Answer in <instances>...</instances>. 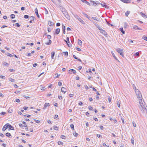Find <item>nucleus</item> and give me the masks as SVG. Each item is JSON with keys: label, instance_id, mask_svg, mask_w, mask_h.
Segmentation results:
<instances>
[{"label": "nucleus", "instance_id": "39448f33", "mask_svg": "<svg viewBox=\"0 0 147 147\" xmlns=\"http://www.w3.org/2000/svg\"><path fill=\"white\" fill-rule=\"evenodd\" d=\"M100 33L105 36H106L107 34V33L105 30L103 29H102V30L100 31Z\"/></svg>", "mask_w": 147, "mask_h": 147}, {"label": "nucleus", "instance_id": "6e6d98bb", "mask_svg": "<svg viewBox=\"0 0 147 147\" xmlns=\"http://www.w3.org/2000/svg\"><path fill=\"white\" fill-rule=\"evenodd\" d=\"M30 20H34V17L33 16H31L30 17Z\"/></svg>", "mask_w": 147, "mask_h": 147}, {"label": "nucleus", "instance_id": "338daca9", "mask_svg": "<svg viewBox=\"0 0 147 147\" xmlns=\"http://www.w3.org/2000/svg\"><path fill=\"white\" fill-rule=\"evenodd\" d=\"M93 119L96 121H98L97 118L96 117H93Z\"/></svg>", "mask_w": 147, "mask_h": 147}, {"label": "nucleus", "instance_id": "c756f323", "mask_svg": "<svg viewBox=\"0 0 147 147\" xmlns=\"http://www.w3.org/2000/svg\"><path fill=\"white\" fill-rule=\"evenodd\" d=\"M130 13V11H127L125 13V16H127Z\"/></svg>", "mask_w": 147, "mask_h": 147}, {"label": "nucleus", "instance_id": "603ef678", "mask_svg": "<svg viewBox=\"0 0 147 147\" xmlns=\"http://www.w3.org/2000/svg\"><path fill=\"white\" fill-rule=\"evenodd\" d=\"M15 25L17 27H19L20 26V24L17 23H16V24H15Z\"/></svg>", "mask_w": 147, "mask_h": 147}, {"label": "nucleus", "instance_id": "7c9ffc66", "mask_svg": "<svg viewBox=\"0 0 147 147\" xmlns=\"http://www.w3.org/2000/svg\"><path fill=\"white\" fill-rule=\"evenodd\" d=\"M58 144L59 145H63V143L61 141H59L58 142Z\"/></svg>", "mask_w": 147, "mask_h": 147}, {"label": "nucleus", "instance_id": "aec40b11", "mask_svg": "<svg viewBox=\"0 0 147 147\" xmlns=\"http://www.w3.org/2000/svg\"><path fill=\"white\" fill-rule=\"evenodd\" d=\"M82 41L81 40H80L79 39H78V44L79 45H82Z\"/></svg>", "mask_w": 147, "mask_h": 147}, {"label": "nucleus", "instance_id": "a19ab883", "mask_svg": "<svg viewBox=\"0 0 147 147\" xmlns=\"http://www.w3.org/2000/svg\"><path fill=\"white\" fill-rule=\"evenodd\" d=\"M47 36V38H48L49 39H50L51 38V36L50 35H48Z\"/></svg>", "mask_w": 147, "mask_h": 147}, {"label": "nucleus", "instance_id": "cd10ccee", "mask_svg": "<svg viewBox=\"0 0 147 147\" xmlns=\"http://www.w3.org/2000/svg\"><path fill=\"white\" fill-rule=\"evenodd\" d=\"M3 65H4L8 66L9 65V64L6 62H4L3 63Z\"/></svg>", "mask_w": 147, "mask_h": 147}, {"label": "nucleus", "instance_id": "de8ad7c7", "mask_svg": "<svg viewBox=\"0 0 147 147\" xmlns=\"http://www.w3.org/2000/svg\"><path fill=\"white\" fill-rule=\"evenodd\" d=\"M132 124H133V126L134 127H136V124L134 121H133Z\"/></svg>", "mask_w": 147, "mask_h": 147}, {"label": "nucleus", "instance_id": "49530a36", "mask_svg": "<svg viewBox=\"0 0 147 147\" xmlns=\"http://www.w3.org/2000/svg\"><path fill=\"white\" fill-rule=\"evenodd\" d=\"M53 129L55 130H57L58 129V127L57 126H54Z\"/></svg>", "mask_w": 147, "mask_h": 147}, {"label": "nucleus", "instance_id": "774afa93", "mask_svg": "<svg viewBox=\"0 0 147 147\" xmlns=\"http://www.w3.org/2000/svg\"><path fill=\"white\" fill-rule=\"evenodd\" d=\"M82 104H83L82 102L81 101L79 102L78 103V105H82Z\"/></svg>", "mask_w": 147, "mask_h": 147}, {"label": "nucleus", "instance_id": "3c124183", "mask_svg": "<svg viewBox=\"0 0 147 147\" xmlns=\"http://www.w3.org/2000/svg\"><path fill=\"white\" fill-rule=\"evenodd\" d=\"M83 14L84 15V16L86 18H89V16H88L86 14H84V13H83Z\"/></svg>", "mask_w": 147, "mask_h": 147}, {"label": "nucleus", "instance_id": "a211bd4d", "mask_svg": "<svg viewBox=\"0 0 147 147\" xmlns=\"http://www.w3.org/2000/svg\"><path fill=\"white\" fill-rule=\"evenodd\" d=\"M121 32L123 34H125V31L123 30V29L122 28H121L119 29Z\"/></svg>", "mask_w": 147, "mask_h": 147}, {"label": "nucleus", "instance_id": "0e129e2a", "mask_svg": "<svg viewBox=\"0 0 147 147\" xmlns=\"http://www.w3.org/2000/svg\"><path fill=\"white\" fill-rule=\"evenodd\" d=\"M96 3V6L97 5H99L100 4V3L98 1H96L95 2Z\"/></svg>", "mask_w": 147, "mask_h": 147}, {"label": "nucleus", "instance_id": "5fc2aeb1", "mask_svg": "<svg viewBox=\"0 0 147 147\" xmlns=\"http://www.w3.org/2000/svg\"><path fill=\"white\" fill-rule=\"evenodd\" d=\"M88 109L90 110H91L93 108L91 106H89L88 107Z\"/></svg>", "mask_w": 147, "mask_h": 147}, {"label": "nucleus", "instance_id": "e2e57ef3", "mask_svg": "<svg viewBox=\"0 0 147 147\" xmlns=\"http://www.w3.org/2000/svg\"><path fill=\"white\" fill-rule=\"evenodd\" d=\"M28 108V107H23V109H24V110H26Z\"/></svg>", "mask_w": 147, "mask_h": 147}, {"label": "nucleus", "instance_id": "864d4df0", "mask_svg": "<svg viewBox=\"0 0 147 147\" xmlns=\"http://www.w3.org/2000/svg\"><path fill=\"white\" fill-rule=\"evenodd\" d=\"M6 113L5 112H2L1 113H0V114L1 115H4Z\"/></svg>", "mask_w": 147, "mask_h": 147}, {"label": "nucleus", "instance_id": "4468645a", "mask_svg": "<svg viewBox=\"0 0 147 147\" xmlns=\"http://www.w3.org/2000/svg\"><path fill=\"white\" fill-rule=\"evenodd\" d=\"M48 24L50 26H53L54 25V23L52 22L51 21H49L48 22Z\"/></svg>", "mask_w": 147, "mask_h": 147}, {"label": "nucleus", "instance_id": "13d9d810", "mask_svg": "<svg viewBox=\"0 0 147 147\" xmlns=\"http://www.w3.org/2000/svg\"><path fill=\"white\" fill-rule=\"evenodd\" d=\"M61 138L62 139H65V136L64 135H61Z\"/></svg>", "mask_w": 147, "mask_h": 147}, {"label": "nucleus", "instance_id": "f3484780", "mask_svg": "<svg viewBox=\"0 0 147 147\" xmlns=\"http://www.w3.org/2000/svg\"><path fill=\"white\" fill-rule=\"evenodd\" d=\"M75 17L76 18L78 19V20L80 22H82V20L79 16H75Z\"/></svg>", "mask_w": 147, "mask_h": 147}, {"label": "nucleus", "instance_id": "2eb2a0df", "mask_svg": "<svg viewBox=\"0 0 147 147\" xmlns=\"http://www.w3.org/2000/svg\"><path fill=\"white\" fill-rule=\"evenodd\" d=\"M51 57L52 59H54V57L55 55V52L54 51L52 52L51 53Z\"/></svg>", "mask_w": 147, "mask_h": 147}, {"label": "nucleus", "instance_id": "4c0bfd02", "mask_svg": "<svg viewBox=\"0 0 147 147\" xmlns=\"http://www.w3.org/2000/svg\"><path fill=\"white\" fill-rule=\"evenodd\" d=\"M73 134L74 135V136L76 137H77L78 135V134L76 132L74 133H73Z\"/></svg>", "mask_w": 147, "mask_h": 147}, {"label": "nucleus", "instance_id": "5701e85b", "mask_svg": "<svg viewBox=\"0 0 147 147\" xmlns=\"http://www.w3.org/2000/svg\"><path fill=\"white\" fill-rule=\"evenodd\" d=\"M51 42H52L51 40H49V42H48L46 43V44L47 45H50L51 44Z\"/></svg>", "mask_w": 147, "mask_h": 147}, {"label": "nucleus", "instance_id": "423d86ee", "mask_svg": "<svg viewBox=\"0 0 147 147\" xmlns=\"http://www.w3.org/2000/svg\"><path fill=\"white\" fill-rule=\"evenodd\" d=\"M105 3H104L103 4V3H100L102 7H105L107 9H108L109 8V6L107 5H105Z\"/></svg>", "mask_w": 147, "mask_h": 147}, {"label": "nucleus", "instance_id": "8fccbe9b", "mask_svg": "<svg viewBox=\"0 0 147 147\" xmlns=\"http://www.w3.org/2000/svg\"><path fill=\"white\" fill-rule=\"evenodd\" d=\"M89 72L90 75L92 74V73L91 71V69H89Z\"/></svg>", "mask_w": 147, "mask_h": 147}, {"label": "nucleus", "instance_id": "58836bf2", "mask_svg": "<svg viewBox=\"0 0 147 147\" xmlns=\"http://www.w3.org/2000/svg\"><path fill=\"white\" fill-rule=\"evenodd\" d=\"M55 119H58V115H55Z\"/></svg>", "mask_w": 147, "mask_h": 147}, {"label": "nucleus", "instance_id": "37998d69", "mask_svg": "<svg viewBox=\"0 0 147 147\" xmlns=\"http://www.w3.org/2000/svg\"><path fill=\"white\" fill-rule=\"evenodd\" d=\"M143 39L145 40H146L147 41V37L145 36H144L143 37Z\"/></svg>", "mask_w": 147, "mask_h": 147}, {"label": "nucleus", "instance_id": "473e14b6", "mask_svg": "<svg viewBox=\"0 0 147 147\" xmlns=\"http://www.w3.org/2000/svg\"><path fill=\"white\" fill-rule=\"evenodd\" d=\"M121 120L122 121V122L123 124H124L125 122H124V119L123 117H121Z\"/></svg>", "mask_w": 147, "mask_h": 147}, {"label": "nucleus", "instance_id": "7ed1b4c3", "mask_svg": "<svg viewBox=\"0 0 147 147\" xmlns=\"http://www.w3.org/2000/svg\"><path fill=\"white\" fill-rule=\"evenodd\" d=\"M7 128H8V123H7L3 127L2 130L4 131Z\"/></svg>", "mask_w": 147, "mask_h": 147}, {"label": "nucleus", "instance_id": "4be33fe9", "mask_svg": "<svg viewBox=\"0 0 147 147\" xmlns=\"http://www.w3.org/2000/svg\"><path fill=\"white\" fill-rule=\"evenodd\" d=\"M92 18L93 19L96 20L97 21H99L100 20V19H98L97 18L95 17H92Z\"/></svg>", "mask_w": 147, "mask_h": 147}, {"label": "nucleus", "instance_id": "6e6552de", "mask_svg": "<svg viewBox=\"0 0 147 147\" xmlns=\"http://www.w3.org/2000/svg\"><path fill=\"white\" fill-rule=\"evenodd\" d=\"M8 127L9 130H14V127L13 126L9 124L8 123Z\"/></svg>", "mask_w": 147, "mask_h": 147}, {"label": "nucleus", "instance_id": "bf43d9fd", "mask_svg": "<svg viewBox=\"0 0 147 147\" xmlns=\"http://www.w3.org/2000/svg\"><path fill=\"white\" fill-rule=\"evenodd\" d=\"M73 57H74V59H78V57H77L75 55H73Z\"/></svg>", "mask_w": 147, "mask_h": 147}, {"label": "nucleus", "instance_id": "4d7b16f0", "mask_svg": "<svg viewBox=\"0 0 147 147\" xmlns=\"http://www.w3.org/2000/svg\"><path fill=\"white\" fill-rule=\"evenodd\" d=\"M101 31L102 30V29L99 26L97 27Z\"/></svg>", "mask_w": 147, "mask_h": 147}, {"label": "nucleus", "instance_id": "9b49d317", "mask_svg": "<svg viewBox=\"0 0 147 147\" xmlns=\"http://www.w3.org/2000/svg\"><path fill=\"white\" fill-rule=\"evenodd\" d=\"M62 30H63V34H65V27L63 24H62Z\"/></svg>", "mask_w": 147, "mask_h": 147}, {"label": "nucleus", "instance_id": "9d476101", "mask_svg": "<svg viewBox=\"0 0 147 147\" xmlns=\"http://www.w3.org/2000/svg\"><path fill=\"white\" fill-rule=\"evenodd\" d=\"M35 13L36 14L37 17H38V18H40V16L38 13V10L36 8L35 9Z\"/></svg>", "mask_w": 147, "mask_h": 147}, {"label": "nucleus", "instance_id": "f257e3e1", "mask_svg": "<svg viewBox=\"0 0 147 147\" xmlns=\"http://www.w3.org/2000/svg\"><path fill=\"white\" fill-rule=\"evenodd\" d=\"M135 92L136 94L137 98H138L140 106L141 108H143L144 107V101L142 100V95L139 90L137 89H136Z\"/></svg>", "mask_w": 147, "mask_h": 147}, {"label": "nucleus", "instance_id": "6ab92c4d", "mask_svg": "<svg viewBox=\"0 0 147 147\" xmlns=\"http://www.w3.org/2000/svg\"><path fill=\"white\" fill-rule=\"evenodd\" d=\"M90 2H91V4H92V5H93L94 6H96L95 2L91 1H90Z\"/></svg>", "mask_w": 147, "mask_h": 147}, {"label": "nucleus", "instance_id": "ea45409f", "mask_svg": "<svg viewBox=\"0 0 147 147\" xmlns=\"http://www.w3.org/2000/svg\"><path fill=\"white\" fill-rule=\"evenodd\" d=\"M63 53L66 56H67L68 55V52L66 51L63 52Z\"/></svg>", "mask_w": 147, "mask_h": 147}, {"label": "nucleus", "instance_id": "e433bc0d", "mask_svg": "<svg viewBox=\"0 0 147 147\" xmlns=\"http://www.w3.org/2000/svg\"><path fill=\"white\" fill-rule=\"evenodd\" d=\"M24 17L26 19H27L29 18V16L28 15H26L24 16Z\"/></svg>", "mask_w": 147, "mask_h": 147}, {"label": "nucleus", "instance_id": "ddd939ff", "mask_svg": "<svg viewBox=\"0 0 147 147\" xmlns=\"http://www.w3.org/2000/svg\"><path fill=\"white\" fill-rule=\"evenodd\" d=\"M133 28L135 30L138 29L139 30H141L140 28H139L137 26L135 25L134 26Z\"/></svg>", "mask_w": 147, "mask_h": 147}, {"label": "nucleus", "instance_id": "79ce46f5", "mask_svg": "<svg viewBox=\"0 0 147 147\" xmlns=\"http://www.w3.org/2000/svg\"><path fill=\"white\" fill-rule=\"evenodd\" d=\"M60 75H58L57 74H56L55 75V76L56 78H58L59 77Z\"/></svg>", "mask_w": 147, "mask_h": 147}, {"label": "nucleus", "instance_id": "a18cd8bd", "mask_svg": "<svg viewBox=\"0 0 147 147\" xmlns=\"http://www.w3.org/2000/svg\"><path fill=\"white\" fill-rule=\"evenodd\" d=\"M139 55V52H136L135 54V55L136 56H138Z\"/></svg>", "mask_w": 147, "mask_h": 147}, {"label": "nucleus", "instance_id": "c85d7f7f", "mask_svg": "<svg viewBox=\"0 0 147 147\" xmlns=\"http://www.w3.org/2000/svg\"><path fill=\"white\" fill-rule=\"evenodd\" d=\"M6 55L7 56H9L10 57H12L13 56V55H12L10 54L9 53H7L6 54Z\"/></svg>", "mask_w": 147, "mask_h": 147}, {"label": "nucleus", "instance_id": "052dcab7", "mask_svg": "<svg viewBox=\"0 0 147 147\" xmlns=\"http://www.w3.org/2000/svg\"><path fill=\"white\" fill-rule=\"evenodd\" d=\"M66 40H67V41H68V43H70L69 41V38L68 37H67Z\"/></svg>", "mask_w": 147, "mask_h": 147}, {"label": "nucleus", "instance_id": "dca6fc26", "mask_svg": "<svg viewBox=\"0 0 147 147\" xmlns=\"http://www.w3.org/2000/svg\"><path fill=\"white\" fill-rule=\"evenodd\" d=\"M6 136L9 137V138H11L12 136L11 134L8 132H7L6 134Z\"/></svg>", "mask_w": 147, "mask_h": 147}, {"label": "nucleus", "instance_id": "72a5a7b5", "mask_svg": "<svg viewBox=\"0 0 147 147\" xmlns=\"http://www.w3.org/2000/svg\"><path fill=\"white\" fill-rule=\"evenodd\" d=\"M70 127L71 128L73 129L74 130V125L73 124H71L70 125Z\"/></svg>", "mask_w": 147, "mask_h": 147}, {"label": "nucleus", "instance_id": "f03ea898", "mask_svg": "<svg viewBox=\"0 0 147 147\" xmlns=\"http://www.w3.org/2000/svg\"><path fill=\"white\" fill-rule=\"evenodd\" d=\"M116 51L121 55L123 57H124L123 52V49H121L120 48H118L116 49Z\"/></svg>", "mask_w": 147, "mask_h": 147}, {"label": "nucleus", "instance_id": "a878e982", "mask_svg": "<svg viewBox=\"0 0 147 147\" xmlns=\"http://www.w3.org/2000/svg\"><path fill=\"white\" fill-rule=\"evenodd\" d=\"M15 18V16L14 14H12L11 15V19H13Z\"/></svg>", "mask_w": 147, "mask_h": 147}, {"label": "nucleus", "instance_id": "c03bdc74", "mask_svg": "<svg viewBox=\"0 0 147 147\" xmlns=\"http://www.w3.org/2000/svg\"><path fill=\"white\" fill-rule=\"evenodd\" d=\"M23 97H24L25 98H26V99H28L30 97L28 96H26L25 95H23Z\"/></svg>", "mask_w": 147, "mask_h": 147}, {"label": "nucleus", "instance_id": "0eeeda50", "mask_svg": "<svg viewBox=\"0 0 147 147\" xmlns=\"http://www.w3.org/2000/svg\"><path fill=\"white\" fill-rule=\"evenodd\" d=\"M61 91L65 93L67 91V89L63 87H62L61 89Z\"/></svg>", "mask_w": 147, "mask_h": 147}, {"label": "nucleus", "instance_id": "b1692460", "mask_svg": "<svg viewBox=\"0 0 147 147\" xmlns=\"http://www.w3.org/2000/svg\"><path fill=\"white\" fill-rule=\"evenodd\" d=\"M112 55L113 56L114 58L115 59V60H118L117 59V58L115 56V54L113 53H112Z\"/></svg>", "mask_w": 147, "mask_h": 147}, {"label": "nucleus", "instance_id": "393cba45", "mask_svg": "<svg viewBox=\"0 0 147 147\" xmlns=\"http://www.w3.org/2000/svg\"><path fill=\"white\" fill-rule=\"evenodd\" d=\"M128 26L126 23H125L124 24V28H127Z\"/></svg>", "mask_w": 147, "mask_h": 147}, {"label": "nucleus", "instance_id": "f8f14e48", "mask_svg": "<svg viewBox=\"0 0 147 147\" xmlns=\"http://www.w3.org/2000/svg\"><path fill=\"white\" fill-rule=\"evenodd\" d=\"M60 32V29L59 28H57L55 32V33L57 34H58Z\"/></svg>", "mask_w": 147, "mask_h": 147}, {"label": "nucleus", "instance_id": "09e8293b", "mask_svg": "<svg viewBox=\"0 0 147 147\" xmlns=\"http://www.w3.org/2000/svg\"><path fill=\"white\" fill-rule=\"evenodd\" d=\"M58 85L59 86H61L62 85V83L60 82H58Z\"/></svg>", "mask_w": 147, "mask_h": 147}, {"label": "nucleus", "instance_id": "f704fd0d", "mask_svg": "<svg viewBox=\"0 0 147 147\" xmlns=\"http://www.w3.org/2000/svg\"><path fill=\"white\" fill-rule=\"evenodd\" d=\"M131 143L132 144L134 145V138H133V137L132 136V138H131Z\"/></svg>", "mask_w": 147, "mask_h": 147}, {"label": "nucleus", "instance_id": "20e7f679", "mask_svg": "<svg viewBox=\"0 0 147 147\" xmlns=\"http://www.w3.org/2000/svg\"><path fill=\"white\" fill-rule=\"evenodd\" d=\"M121 1L126 3H131V1L129 0H120Z\"/></svg>", "mask_w": 147, "mask_h": 147}, {"label": "nucleus", "instance_id": "412c9836", "mask_svg": "<svg viewBox=\"0 0 147 147\" xmlns=\"http://www.w3.org/2000/svg\"><path fill=\"white\" fill-rule=\"evenodd\" d=\"M85 3L86 4L90 6V4L86 0H83V3Z\"/></svg>", "mask_w": 147, "mask_h": 147}, {"label": "nucleus", "instance_id": "bb28decb", "mask_svg": "<svg viewBox=\"0 0 147 147\" xmlns=\"http://www.w3.org/2000/svg\"><path fill=\"white\" fill-rule=\"evenodd\" d=\"M140 13V14L141 15H142V16L143 17H146V16L142 12H141Z\"/></svg>", "mask_w": 147, "mask_h": 147}, {"label": "nucleus", "instance_id": "2f4dec72", "mask_svg": "<svg viewBox=\"0 0 147 147\" xmlns=\"http://www.w3.org/2000/svg\"><path fill=\"white\" fill-rule=\"evenodd\" d=\"M9 80L12 82H13L14 81V80L11 78H9Z\"/></svg>", "mask_w": 147, "mask_h": 147}, {"label": "nucleus", "instance_id": "680f3d73", "mask_svg": "<svg viewBox=\"0 0 147 147\" xmlns=\"http://www.w3.org/2000/svg\"><path fill=\"white\" fill-rule=\"evenodd\" d=\"M76 49H77V50L78 51H80L81 50V49L79 48L76 47Z\"/></svg>", "mask_w": 147, "mask_h": 147}, {"label": "nucleus", "instance_id": "c9c22d12", "mask_svg": "<svg viewBox=\"0 0 147 147\" xmlns=\"http://www.w3.org/2000/svg\"><path fill=\"white\" fill-rule=\"evenodd\" d=\"M70 70L72 71L73 73L74 74H75L76 72V71L75 70H74V69H70Z\"/></svg>", "mask_w": 147, "mask_h": 147}, {"label": "nucleus", "instance_id": "69168bd1", "mask_svg": "<svg viewBox=\"0 0 147 147\" xmlns=\"http://www.w3.org/2000/svg\"><path fill=\"white\" fill-rule=\"evenodd\" d=\"M16 101L17 102H20V100L18 99H16Z\"/></svg>", "mask_w": 147, "mask_h": 147}, {"label": "nucleus", "instance_id": "1a4fd4ad", "mask_svg": "<svg viewBox=\"0 0 147 147\" xmlns=\"http://www.w3.org/2000/svg\"><path fill=\"white\" fill-rule=\"evenodd\" d=\"M49 106V103H46L44 105V107L43 108V109H45L47 107Z\"/></svg>", "mask_w": 147, "mask_h": 147}]
</instances>
